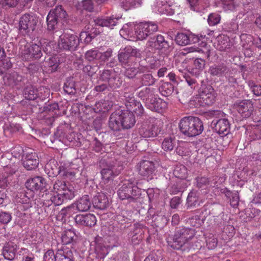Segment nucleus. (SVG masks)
Instances as JSON below:
<instances>
[{"mask_svg":"<svg viewBox=\"0 0 261 261\" xmlns=\"http://www.w3.org/2000/svg\"><path fill=\"white\" fill-rule=\"evenodd\" d=\"M146 107L152 111L159 112L166 108L167 103L161 98L153 97L146 102Z\"/></svg>","mask_w":261,"mask_h":261,"instance_id":"25","label":"nucleus"},{"mask_svg":"<svg viewBox=\"0 0 261 261\" xmlns=\"http://www.w3.org/2000/svg\"><path fill=\"white\" fill-rule=\"evenodd\" d=\"M248 86L254 95L257 96L261 95L260 85H256L254 82L250 81L248 83Z\"/></svg>","mask_w":261,"mask_h":261,"instance_id":"63","label":"nucleus"},{"mask_svg":"<svg viewBox=\"0 0 261 261\" xmlns=\"http://www.w3.org/2000/svg\"><path fill=\"white\" fill-rule=\"evenodd\" d=\"M96 219L95 216L92 214L85 215V222L84 225L92 227L95 225Z\"/></svg>","mask_w":261,"mask_h":261,"instance_id":"55","label":"nucleus"},{"mask_svg":"<svg viewBox=\"0 0 261 261\" xmlns=\"http://www.w3.org/2000/svg\"><path fill=\"white\" fill-rule=\"evenodd\" d=\"M176 145V141L174 138H165L162 144V148L166 151H170L173 150Z\"/></svg>","mask_w":261,"mask_h":261,"instance_id":"43","label":"nucleus"},{"mask_svg":"<svg viewBox=\"0 0 261 261\" xmlns=\"http://www.w3.org/2000/svg\"><path fill=\"white\" fill-rule=\"evenodd\" d=\"M163 126L161 119L149 117L139 128V134L143 138H153L160 133Z\"/></svg>","mask_w":261,"mask_h":261,"instance_id":"5","label":"nucleus"},{"mask_svg":"<svg viewBox=\"0 0 261 261\" xmlns=\"http://www.w3.org/2000/svg\"><path fill=\"white\" fill-rule=\"evenodd\" d=\"M190 185L186 180H178L176 184H172L169 187V190L173 194H176L178 192H182Z\"/></svg>","mask_w":261,"mask_h":261,"instance_id":"33","label":"nucleus"},{"mask_svg":"<svg viewBox=\"0 0 261 261\" xmlns=\"http://www.w3.org/2000/svg\"><path fill=\"white\" fill-rule=\"evenodd\" d=\"M206 243L209 249H214L217 245V239L210 234L206 237Z\"/></svg>","mask_w":261,"mask_h":261,"instance_id":"56","label":"nucleus"},{"mask_svg":"<svg viewBox=\"0 0 261 261\" xmlns=\"http://www.w3.org/2000/svg\"><path fill=\"white\" fill-rule=\"evenodd\" d=\"M112 77V72L111 71L108 70H104L101 74L100 77L102 81H108L109 85L111 88L115 89L117 87H118L120 84L119 83L118 84L117 83L115 85L113 84V79L111 78Z\"/></svg>","mask_w":261,"mask_h":261,"instance_id":"45","label":"nucleus"},{"mask_svg":"<svg viewBox=\"0 0 261 261\" xmlns=\"http://www.w3.org/2000/svg\"><path fill=\"white\" fill-rule=\"evenodd\" d=\"M46 186L45 179L41 176L31 178L26 181V188L33 192L41 191Z\"/></svg>","mask_w":261,"mask_h":261,"instance_id":"17","label":"nucleus"},{"mask_svg":"<svg viewBox=\"0 0 261 261\" xmlns=\"http://www.w3.org/2000/svg\"><path fill=\"white\" fill-rule=\"evenodd\" d=\"M38 22V19L36 16L24 14L19 21V30L23 35H30L35 30Z\"/></svg>","mask_w":261,"mask_h":261,"instance_id":"11","label":"nucleus"},{"mask_svg":"<svg viewBox=\"0 0 261 261\" xmlns=\"http://www.w3.org/2000/svg\"><path fill=\"white\" fill-rule=\"evenodd\" d=\"M51 15V13H48L46 18L47 29L49 30L55 29L58 23L60 21L57 18L54 17Z\"/></svg>","mask_w":261,"mask_h":261,"instance_id":"50","label":"nucleus"},{"mask_svg":"<svg viewBox=\"0 0 261 261\" xmlns=\"http://www.w3.org/2000/svg\"><path fill=\"white\" fill-rule=\"evenodd\" d=\"M120 118V111L113 113L109 118V126L114 131H119L123 129Z\"/></svg>","mask_w":261,"mask_h":261,"instance_id":"24","label":"nucleus"},{"mask_svg":"<svg viewBox=\"0 0 261 261\" xmlns=\"http://www.w3.org/2000/svg\"><path fill=\"white\" fill-rule=\"evenodd\" d=\"M24 95L26 99L33 100L37 98L38 93L37 90L33 87H28L24 91Z\"/></svg>","mask_w":261,"mask_h":261,"instance_id":"49","label":"nucleus"},{"mask_svg":"<svg viewBox=\"0 0 261 261\" xmlns=\"http://www.w3.org/2000/svg\"><path fill=\"white\" fill-rule=\"evenodd\" d=\"M190 5L191 8L193 11L201 12L199 3L204 2L205 4H208V0H188Z\"/></svg>","mask_w":261,"mask_h":261,"instance_id":"59","label":"nucleus"},{"mask_svg":"<svg viewBox=\"0 0 261 261\" xmlns=\"http://www.w3.org/2000/svg\"><path fill=\"white\" fill-rule=\"evenodd\" d=\"M101 174L102 180L105 181H108L112 179L114 176L117 175L118 173L115 171L114 166L107 165L106 167H103L102 169Z\"/></svg>","mask_w":261,"mask_h":261,"instance_id":"31","label":"nucleus"},{"mask_svg":"<svg viewBox=\"0 0 261 261\" xmlns=\"http://www.w3.org/2000/svg\"><path fill=\"white\" fill-rule=\"evenodd\" d=\"M38 43H34L30 45L27 43L25 41L22 40L20 42L19 53L21 58L25 61H30L33 59H39L42 55L41 48V45Z\"/></svg>","mask_w":261,"mask_h":261,"instance_id":"6","label":"nucleus"},{"mask_svg":"<svg viewBox=\"0 0 261 261\" xmlns=\"http://www.w3.org/2000/svg\"><path fill=\"white\" fill-rule=\"evenodd\" d=\"M187 203L188 207H196L199 205L198 193L197 191H191L188 195Z\"/></svg>","mask_w":261,"mask_h":261,"instance_id":"38","label":"nucleus"},{"mask_svg":"<svg viewBox=\"0 0 261 261\" xmlns=\"http://www.w3.org/2000/svg\"><path fill=\"white\" fill-rule=\"evenodd\" d=\"M137 49L129 46L125 48L124 51H122L119 54L118 59L122 65L126 66L129 62L130 57L137 56Z\"/></svg>","mask_w":261,"mask_h":261,"instance_id":"22","label":"nucleus"},{"mask_svg":"<svg viewBox=\"0 0 261 261\" xmlns=\"http://www.w3.org/2000/svg\"><path fill=\"white\" fill-rule=\"evenodd\" d=\"M41 45L43 48V51L46 54L54 55L55 54L56 49L57 48V46L56 45L54 41H48L45 39H42L40 41L39 43Z\"/></svg>","mask_w":261,"mask_h":261,"instance_id":"32","label":"nucleus"},{"mask_svg":"<svg viewBox=\"0 0 261 261\" xmlns=\"http://www.w3.org/2000/svg\"><path fill=\"white\" fill-rule=\"evenodd\" d=\"M175 41L180 45L198 43L200 47H202L206 45L205 42L200 41V38L197 36L190 33L177 34L176 36Z\"/></svg>","mask_w":261,"mask_h":261,"instance_id":"13","label":"nucleus"},{"mask_svg":"<svg viewBox=\"0 0 261 261\" xmlns=\"http://www.w3.org/2000/svg\"><path fill=\"white\" fill-rule=\"evenodd\" d=\"M49 13H51V15L57 18L59 21L63 20L67 15L66 12L63 10L62 6H57L54 9L50 11Z\"/></svg>","mask_w":261,"mask_h":261,"instance_id":"41","label":"nucleus"},{"mask_svg":"<svg viewBox=\"0 0 261 261\" xmlns=\"http://www.w3.org/2000/svg\"><path fill=\"white\" fill-rule=\"evenodd\" d=\"M234 108L243 118H248L253 111V106L251 101L245 100L237 102L234 104Z\"/></svg>","mask_w":261,"mask_h":261,"instance_id":"16","label":"nucleus"},{"mask_svg":"<svg viewBox=\"0 0 261 261\" xmlns=\"http://www.w3.org/2000/svg\"><path fill=\"white\" fill-rule=\"evenodd\" d=\"M146 47L148 48L149 52H153L156 50L163 52L169 48V44L165 40L163 36L158 35L149 39L146 43Z\"/></svg>","mask_w":261,"mask_h":261,"instance_id":"12","label":"nucleus"},{"mask_svg":"<svg viewBox=\"0 0 261 261\" xmlns=\"http://www.w3.org/2000/svg\"><path fill=\"white\" fill-rule=\"evenodd\" d=\"M257 173L255 170L244 168L240 173V180L243 181H247L248 179L254 176Z\"/></svg>","mask_w":261,"mask_h":261,"instance_id":"48","label":"nucleus"},{"mask_svg":"<svg viewBox=\"0 0 261 261\" xmlns=\"http://www.w3.org/2000/svg\"><path fill=\"white\" fill-rule=\"evenodd\" d=\"M77 172V169L71 168L70 165L61 166L59 168V173L69 179L73 178Z\"/></svg>","mask_w":261,"mask_h":261,"instance_id":"30","label":"nucleus"},{"mask_svg":"<svg viewBox=\"0 0 261 261\" xmlns=\"http://www.w3.org/2000/svg\"><path fill=\"white\" fill-rule=\"evenodd\" d=\"M222 4L225 11H233L236 9L233 0H223Z\"/></svg>","mask_w":261,"mask_h":261,"instance_id":"64","label":"nucleus"},{"mask_svg":"<svg viewBox=\"0 0 261 261\" xmlns=\"http://www.w3.org/2000/svg\"><path fill=\"white\" fill-rule=\"evenodd\" d=\"M215 47L220 51H225L230 48L231 43L228 37L224 35H219L214 42Z\"/></svg>","mask_w":261,"mask_h":261,"instance_id":"28","label":"nucleus"},{"mask_svg":"<svg viewBox=\"0 0 261 261\" xmlns=\"http://www.w3.org/2000/svg\"><path fill=\"white\" fill-rule=\"evenodd\" d=\"M16 202L18 203L23 204V208L24 210L28 209L32 206V204L30 198L24 194L21 193L17 195L16 198Z\"/></svg>","mask_w":261,"mask_h":261,"instance_id":"42","label":"nucleus"},{"mask_svg":"<svg viewBox=\"0 0 261 261\" xmlns=\"http://www.w3.org/2000/svg\"><path fill=\"white\" fill-rule=\"evenodd\" d=\"M157 24L152 22L125 24L120 31L121 35H127L138 40H143L158 31Z\"/></svg>","mask_w":261,"mask_h":261,"instance_id":"1","label":"nucleus"},{"mask_svg":"<svg viewBox=\"0 0 261 261\" xmlns=\"http://www.w3.org/2000/svg\"><path fill=\"white\" fill-rule=\"evenodd\" d=\"M170 3V0H155L152 9L156 13L172 15L174 14V11L171 8Z\"/></svg>","mask_w":261,"mask_h":261,"instance_id":"14","label":"nucleus"},{"mask_svg":"<svg viewBox=\"0 0 261 261\" xmlns=\"http://www.w3.org/2000/svg\"><path fill=\"white\" fill-rule=\"evenodd\" d=\"M139 96L145 101V105H146V102L148 100L152 99L153 96V90L149 88L146 87L142 89L139 93Z\"/></svg>","mask_w":261,"mask_h":261,"instance_id":"44","label":"nucleus"},{"mask_svg":"<svg viewBox=\"0 0 261 261\" xmlns=\"http://www.w3.org/2000/svg\"><path fill=\"white\" fill-rule=\"evenodd\" d=\"M80 43L77 37L72 34L64 33L59 37L58 47L65 50H74Z\"/></svg>","mask_w":261,"mask_h":261,"instance_id":"10","label":"nucleus"},{"mask_svg":"<svg viewBox=\"0 0 261 261\" xmlns=\"http://www.w3.org/2000/svg\"><path fill=\"white\" fill-rule=\"evenodd\" d=\"M77 239V236L73 229H69L65 230L61 237V240L64 244H69L74 242Z\"/></svg>","mask_w":261,"mask_h":261,"instance_id":"34","label":"nucleus"},{"mask_svg":"<svg viewBox=\"0 0 261 261\" xmlns=\"http://www.w3.org/2000/svg\"><path fill=\"white\" fill-rule=\"evenodd\" d=\"M44 65L48 67V72H53L55 71L58 67V58L56 56H51L46 59Z\"/></svg>","mask_w":261,"mask_h":261,"instance_id":"39","label":"nucleus"},{"mask_svg":"<svg viewBox=\"0 0 261 261\" xmlns=\"http://www.w3.org/2000/svg\"><path fill=\"white\" fill-rule=\"evenodd\" d=\"M119 111L123 129H128L132 127L136 122L133 112L127 110Z\"/></svg>","mask_w":261,"mask_h":261,"instance_id":"20","label":"nucleus"},{"mask_svg":"<svg viewBox=\"0 0 261 261\" xmlns=\"http://www.w3.org/2000/svg\"><path fill=\"white\" fill-rule=\"evenodd\" d=\"M214 128L217 133L223 136H226L230 132V124L226 118L220 119L217 121L214 120Z\"/></svg>","mask_w":261,"mask_h":261,"instance_id":"21","label":"nucleus"},{"mask_svg":"<svg viewBox=\"0 0 261 261\" xmlns=\"http://www.w3.org/2000/svg\"><path fill=\"white\" fill-rule=\"evenodd\" d=\"M141 229L135 225L134 231L129 233V237L132 238V241L134 244L138 243V242L141 240V235H139V233H141Z\"/></svg>","mask_w":261,"mask_h":261,"instance_id":"47","label":"nucleus"},{"mask_svg":"<svg viewBox=\"0 0 261 261\" xmlns=\"http://www.w3.org/2000/svg\"><path fill=\"white\" fill-rule=\"evenodd\" d=\"M45 196L47 200L55 205H60L65 199H72L74 197V188L72 185L58 180L54 184L53 189Z\"/></svg>","mask_w":261,"mask_h":261,"instance_id":"2","label":"nucleus"},{"mask_svg":"<svg viewBox=\"0 0 261 261\" xmlns=\"http://www.w3.org/2000/svg\"><path fill=\"white\" fill-rule=\"evenodd\" d=\"M220 15L212 13L209 15L207 21L210 25L213 26L218 24L220 22Z\"/></svg>","mask_w":261,"mask_h":261,"instance_id":"60","label":"nucleus"},{"mask_svg":"<svg viewBox=\"0 0 261 261\" xmlns=\"http://www.w3.org/2000/svg\"><path fill=\"white\" fill-rule=\"evenodd\" d=\"M99 50L95 49H92L88 50L85 54V58L89 61H92L94 60H98Z\"/></svg>","mask_w":261,"mask_h":261,"instance_id":"54","label":"nucleus"},{"mask_svg":"<svg viewBox=\"0 0 261 261\" xmlns=\"http://www.w3.org/2000/svg\"><path fill=\"white\" fill-rule=\"evenodd\" d=\"M194 230L192 229L184 228L177 230L173 237L167 238L169 246L174 249H181L184 246L189 245V242L193 239Z\"/></svg>","mask_w":261,"mask_h":261,"instance_id":"4","label":"nucleus"},{"mask_svg":"<svg viewBox=\"0 0 261 261\" xmlns=\"http://www.w3.org/2000/svg\"><path fill=\"white\" fill-rule=\"evenodd\" d=\"M17 246L12 242L6 243L3 249L2 254L5 259L12 260L15 257Z\"/></svg>","mask_w":261,"mask_h":261,"instance_id":"27","label":"nucleus"},{"mask_svg":"<svg viewBox=\"0 0 261 261\" xmlns=\"http://www.w3.org/2000/svg\"><path fill=\"white\" fill-rule=\"evenodd\" d=\"M64 91L69 94H73L75 92L74 82L70 79L67 80L64 86Z\"/></svg>","mask_w":261,"mask_h":261,"instance_id":"57","label":"nucleus"},{"mask_svg":"<svg viewBox=\"0 0 261 261\" xmlns=\"http://www.w3.org/2000/svg\"><path fill=\"white\" fill-rule=\"evenodd\" d=\"M112 55V50L110 48L108 49L103 53L99 51L98 60L101 62L107 61Z\"/></svg>","mask_w":261,"mask_h":261,"instance_id":"62","label":"nucleus"},{"mask_svg":"<svg viewBox=\"0 0 261 261\" xmlns=\"http://www.w3.org/2000/svg\"><path fill=\"white\" fill-rule=\"evenodd\" d=\"M122 17V15H112L110 17H97L93 19V22L95 25L100 27H106L113 28V27L117 24V21Z\"/></svg>","mask_w":261,"mask_h":261,"instance_id":"18","label":"nucleus"},{"mask_svg":"<svg viewBox=\"0 0 261 261\" xmlns=\"http://www.w3.org/2000/svg\"><path fill=\"white\" fill-rule=\"evenodd\" d=\"M19 0H0V7L7 9L15 7Z\"/></svg>","mask_w":261,"mask_h":261,"instance_id":"58","label":"nucleus"},{"mask_svg":"<svg viewBox=\"0 0 261 261\" xmlns=\"http://www.w3.org/2000/svg\"><path fill=\"white\" fill-rule=\"evenodd\" d=\"M117 195L121 200H127L128 202H135L140 198L141 190L133 183L124 184L118 190Z\"/></svg>","mask_w":261,"mask_h":261,"instance_id":"7","label":"nucleus"},{"mask_svg":"<svg viewBox=\"0 0 261 261\" xmlns=\"http://www.w3.org/2000/svg\"><path fill=\"white\" fill-rule=\"evenodd\" d=\"M39 164L38 156L35 152L26 154L23 161L24 167L28 170L36 169Z\"/></svg>","mask_w":261,"mask_h":261,"instance_id":"23","label":"nucleus"},{"mask_svg":"<svg viewBox=\"0 0 261 261\" xmlns=\"http://www.w3.org/2000/svg\"><path fill=\"white\" fill-rule=\"evenodd\" d=\"M139 174L147 180L152 178L154 171V165L153 162L149 161L141 162L138 167Z\"/></svg>","mask_w":261,"mask_h":261,"instance_id":"15","label":"nucleus"},{"mask_svg":"<svg viewBox=\"0 0 261 261\" xmlns=\"http://www.w3.org/2000/svg\"><path fill=\"white\" fill-rule=\"evenodd\" d=\"M91 206L90 198L88 195H85L77 199L72 204L65 207L61 211L62 214L71 216L77 212L88 211Z\"/></svg>","mask_w":261,"mask_h":261,"instance_id":"8","label":"nucleus"},{"mask_svg":"<svg viewBox=\"0 0 261 261\" xmlns=\"http://www.w3.org/2000/svg\"><path fill=\"white\" fill-rule=\"evenodd\" d=\"M112 106L111 103L108 101H100L96 103L94 110L96 113H105L108 112L111 108Z\"/></svg>","mask_w":261,"mask_h":261,"instance_id":"40","label":"nucleus"},{"mask_svg":"<svg viewBox=\"0 0 261 261\" xmlns=\"http://www.w3.org/2000/svg\"><path fill=\"white\" fill-rule=\"evenodd\" d=\"M12 67V64L9 59L0 60V74L5 73L8 69Z\"/></svg>","mask_w":261,"mask_h":261,"instance_id":"53","label":"nucleus"},{"mask_svg":"<svg viewBox=\"0 0 261 261\" xmlns=\"http://www.w3.org/2000/svg\"><path fill=\"white\" fill-rule=\"evenodd\" d=\"M94 206L100 210H105L110 205V201L106 192L98 193L93 199Z\"/></svg>","mask_w":261,"mask_h":261,"instance_id":"19","label":"nucleus"},{"mask_svg":"<svg viewBox=\"0 0 261 261\" xmlns=\"http://www.w3.org/2000/svg\"><path fill=\"white\" fill-rule=\"evenodd\" d=\"M22 79V76L19 75L17 72H13L6 75L4 78V80L6 84L14 86L18 85L21 81Z\"/></svg>","mask_w":261,"mask_h":261,"instance_id":"35","label":"nucleus"},{"mask_svg":"<svg viewBox=\"0 0 261 261\" xmlns=\"http://www.w3.org/2000/svg\"><path fill=\"white\" fill-rule=\"evenodd\" d=\"M238 16L236 19H232L229 22L226 23L224 24L225 29L227 30L228 32H236L237 31H242L244 28V24L240 25L238 24V22L237 21L238 19Z\"/></svg>","mask_w":261,"mask_h":261,"instance_id":"37","label":"nucleus"},{"mask_svg":"<svg viewBox=\"0 0 261 261\" xmlns=\"http://www.w3.org/2000/svg\"><path fill=\"white\" fill-rule=\"evenodd\" d=\"M244 16L243 20L242 21L243 23L247 24L252 21L254 20V17L253 13L251 11L247 12L245 14H242V13L239 14L238 17L239 19L242 18Z\"/></svg>","mask_w":261,"mask_h":261,"instance_id":"61","label":"nucleus"},{"mask_svg":"<svg viewBox=\"0 0 261 261\" xmlns=\"http://www.w3.org/2000/svg\"><path fill=\"white\" fill-rule=\"evenodd\" d=\"M73 255L71 250L64 246L56 252V261H73Z\"/></svg>","mask_w":261,"mask_h":261,"instance_id":"26","label":"nucleus"},{"mask_svg":"<svg viewBox=\"0 0 261 261\" xmlns=\"http://www.w3.org/2000/svg\"><path fill=\"white\" fill-rule=\"evenodd\" d=\"M228 71V68L223 63L214 64L210 66L209 73L213 76H222L226 75Z\"/></svg>","mask_w":261,"mask_h":261,"instance_id":"29","label":"nucleus"},{"mask_svg":"<svg viewBox=\"0 0 261 261\" xmlns=\"http://www.w3.org/2000/svg\"><path fill=\"white\" fill-rule=\"evenodd\" d=\"M205 65V61L201 58H197L193 61V68L191 69V73L197 76L203 70Z\"/></svg>","mask_w":261,"mask_h":261,"instance_id":"36","label":"nucleus"},{"mask_svg":"<svg viewBox=\"0 0 261 261\" xmlns=\"http://www.w3.org/2000/svg\"><path fill=\"white\" fill-rule=\"evenodd\" d=\"M187 169L183 165L177 166L173 171L174 175L179 180H185L187 177Z\"/></svg>","mask_w":261,"mask_h":261,"instance_id":"46","label":"nucleus"},{"mask_svg":"<svg viewBox=\"0 0 261 261\" xmlns=\"http://www.w3.org/2000/svg\"><path fill=\"white\" fill-rule=\"evenodd\" d=\"M141 82V83L139 85V87L143 85H152L155 83V79L151 74H145L142 75Z\"/></svg>","mask_w":261,"mask_h":261,"instance_id":"52","label":"nucleus"},{"mask_svg":"<svg viewBox=\"0 0 261 261\" xmlns=\"http://www.w3.org/2000/svg\"><path fill=\"white\" fill-rule=\"evenodd\" d=\"M122 6L126 10L131 7H136L141 5L142 0H123Z\"/></svg>","mask_w":261,"mask_h":261,"instance_id":"51","label":"nucleus"},{"mask_svg":"<svg viewBox=\"0 0 261 261\" xmlns=\"http://www.w3.org/2000/svg\"><path fill=\"white\" fill-rule=\"evenodd\" d=\"M180 132L188 137H195L200 135L203 130L202 122L196 117H185L179 123Z\"/></svg>","mask_w":261,"mask_h":261,"instance_id":"3","label":"nucleus"},{"mask_svg":"<svg viewBox=\"0 0 261 261\" xmlns=\"http://www.w3.org/2000/svg\"><path fill=\"white\" fill-rule=\"evenodd\" d=\"M216 93L214 89L211 86L201 85L198 97L195 98L198 101L196 106H205L212 105L215 101Z\"/></svg>","mask_w":261,"mask_h":261,"instance_id":"9","label":"nucleus"}]
</instances>
